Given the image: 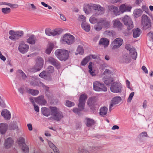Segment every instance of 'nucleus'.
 I'll return each mask as SVG.
<instances>
[{
  "instance_id": "nucleus-1",
  "label": "nucleus",
  "mask_w": 153,
  "mask_h": 153,
  "mask_svg": "<svg viewBox=\"0 0 153 153\" xmlns=\"http://www.w3.org/2000/svg\"><path fill=\"white\" fill-rule=\"evenodd\" d=\"M87 96L85 94H81L79 100V103L78 104V108H74L73 110L75 113L79 114L80 111H82L84 108L85 101L87 99Z\"/></svg>"
},
{
  "instance_id": "nucleus-2",
  "label": "nucleus",
  "mask_w": 153,
  "mask_h": 153,
  "mask_svg": "<svg viewBox=\"0 0 153 153\" xmlns=\"http://www.w3.org/2000/svg\"><path fill=\"white\" fill-rule=\"evenodd\" d=\"M55 54L57 58L61 61H65L69 57L68 51L64 49L56 50L55 51Z\"/></svg>"
},
{
  "instance_id": "nucleus-3",
  "label": "nucleus",
  "mask_w": 153,
  "mask_h": 153,
  "mask_svg": "<svg viewBox=\"0 0 153 153\" xmlns=\"http://www.w3.org/2000/svg\"><path fill=\"white\" fill-rule=\"evenodd\" d=\"M9 34L10 35L9 38L13 41H16L22 38L24 35V32L22 30L14 31L10 30L9 31Z\"/></svg>"
},
{
  "instance_id": "nucleus-4",
  "label": "nucleus",
  "mask_w": 153,
  "mask_h": 153,
  "mask_svg": "<svg viewBox=\"0 0 153 153\" xmlns=\"http://www.w3.org/2000/svg\"><path fill=\"white\" fill-rule=\"evenodd\" d=\"M51 109V115L53 116V119L57 121L60 120L63 117L62 112L59 111L56 107H50Z\"/></svg>"
},
{
  "instance_id": "nucleus-5",
  "label": "nucleus",
  "mask_w": 153,
  "mask_h": 153,
  "mask_svg": "<svg viewBox=\"0 0 153 153\" xmlns=\"http://www.w3.org/2000/svg\"><path fill=\"white\" fill-rule=\"evenodd\" d=\"M151 22L150 18L147 15H143L141 17V25L144 29L146 30L151 27Z\"/></svg>"
},
{
  "instance_id": "nucleus-6",
  "label": "nucleus",
  "mask_w": 153,
  "mask_h": 153,
  "mask_svg": "<svg viewBox=\"0 0 153 153\" xmlns=\"http://www.w3.org/2000/svg\"><path fill=\"white\" fill-rule=\"evenodd\" d=\"M93 89L97 91H107V88L103 83L100 82L96 81L93 83Z\"/></svg>"
},
{
  "instance_id": "nucleus-7",
  "label": "nucleus",
  "mask_w": 153,
  "mask_h": 153,
  "mask_svg": "<svg viewBox=\"0 0 153 153\" xmlns=\"http://www.w3.org/2000/svg\"><path fill=\"white\" fill-rule=\"evenodd\" d=\"M87 104L93 111L96 110L98 108V105L97 102L96 98L95 97L89 98L88 100Z\"/></svg>"
},
{
  "instance_id": "nucleus-8",
  "label": "nucleus",
  "mask_w": 153,
  "mask_h": 153,
  "mask_svg": "<svg viewBox=\"0 0 153 153\" xmlns=\"http://www.w3.org/2000/svg\"><path fill=\"white\" fill-rule=\"evenodd\" d=\"M122 88L120 83L114 82L111 84L110 89L112 92L114 93H121Z\"/></svg>"
},
{
  "instance_id": "nucleus-9",
  "label": "nucleus",
  "mask_w": 153,
  "mask_h": 153,
  "mask_svg": "<svg viewBox=\"0 0 153 153\" xmlns=\"http://www.w3.org/2000/svg\"><path fill=\"white\" fill-rule=\"evenodd\" d=\"M122 20L124 24L127 26L128 30L131 29L134 27L133 22L131 18L128 16H125L123 19Z\"/></svg>"
},
{
  "instance_id": "nucleus-10",
  "label": "nucleus",
  "mask_w": 153,
  "mask_h": 153,
  "mask_svg": "<svg viewBox=\"0 0 153 153\" xmlns=\"http://www.w3.org/2000/svg\"><path fill=\"white\" fill-rule=\"evenodd\" d=\"M18 141L19 145L22 147L23 151L25 153H28L29 151V148L25 144V139L23 137H21L18 139Z\"/></svg>"
},
{
  "instance_id": "nucleus-11",
  "label": "nucleus",
  "mask_w": 153,
  "mask_h": 153,
  "mask_svg": "<svg viewBox=\"0 0 153 153\" xmlns=\"http://www.w3.org/2000/svg\"><path fill=\"white\" fill-rule=\"evenodd\" d=\"M62 31V30L61 29H58L52 30L49 28H47L45 30V33L46 35L48 36H54L60 34Z\"/></svg>"
},
{
  "instance_id": "nucleus-12",
  "label": "nucleus",
  "mask_w": 153,
  "mask_h": 153,
  "mask_svg": "<svg viewBox=\"0 0 153 153\" xmlns=\"http://www.w3.org/2000/svg\"><path fill=\"white\" fill-rule=\"evenodd\" d=\"M125 48L129 51L130 56L134 59H136L137 56V53L135 48L133 47H131L129 44H127L125 45Z\"/></svg>"
},
{
  "instance_id": "nucleus-13",
  "label": "nucleus",
  "mask_w": 153,
  "mask_h": 153,
  "mask_svg": "<svg viewBox=\"0 0 153 153\" xmlns=\"http://www.w3.org/2000/svg\"><path fill=\"white\" fill-rule=\"evenodd\" d=\"M74 37L69 33L65 34L63 38V41L68 45L72 44L74 41Z\"/></svg>"
},
{
  "instance_id": "nucleus-14",
  "label": "nucleus",
  "mask_w": 153,
  "mask_h": 153,
  "mask_svg": "<svg viewBox=\"0 0 153 153\" xmlns=\"http://www.w3.org/2000/svg\"><path fill=\"white\" fill-rule=\"evenodd\" d=\"M29 48V45L25 44L24 42H22L19 44L18 50L21 53L24 54L28 51Z\"/></svg>"
},
{
  "instance_id": "nucleus-15",
  "label": "nucleus",
  "mask_w": 153,
  "mask_h": 153,
  "mask_svg": "<svg viewBox=\"0 0 153 153\" xmlns=\"http://www.w3.org/2000/svg\"><path fill=\"white\" fill-rule=\"evenodd\" d=\"M47 61L49 63L54 66L57 68H60L61 67L60 63L56 59L50 56L48 58Z\"/></svg>"
},
{
  "instance_id": "nucleus-16",
  "label": "nucleus",
  "mask_w": 153,
  "mask_h": 153,
  "mask_svg": "<svg viewBox=\"0 0 153 153\" xmlns=\"http://www.w3.org/2000/svg\"><path fill=\"white\" fill-rule=\"evenodd\" d=\"M122 100L121 98L120 97L117 96L114 97L112 100V103L109 106V110L111 111V108L114 105L119 103Z\"/></svg>"
},
{
  "instance_id": "nucleus-17",
  "label": "nucleus",
  "mask_w": 153,
  "mask_h": 153,
  "mask_svg": "<svg viewBox=\"0 0 153 153\" xmlns=\"http://www.w3.org/2000/svg\"><path fill=\"white\" fill-rule=\"evenodd\" d=\"M36 102L41 105H45L47 103V101L44 99V96L41 95L35 98Z\"/></svg>"
},
{
  "instance_id": "nucleus-18",
  "label": "nucleus",
  "mask_w": 153,
  "mask_h": 153,
  "mask_svg": "<svg viewBox=\"0 0 153 153\" xmlns=\"http://www.w3.org/2000/svg\"><path fill=\"white\" fill-rule=\"evenodd\" d=\"M1 115L6 120H9L11 118L10 112L7 109H4L1 112Z\"/></svg>"
},
{
  "instance_id": "nucleus-19",
  "label": "nucleus",
  "mask_w": 153,
  "mask_h": 153,
  "mask_svg": "<svg viewBox=\"0 0 153 153\" xmlns=\"http://www.w3.org/2000/svg\"><path fill=\"white\" fill-rule=\"evenodd\" d=\"M8 126L6 123H1L0 124V133L1 134H4L7 132Z\"/></svg>"
},
{
  "instance_id": "nucleus-20",
  "label": "nucleus",
  "mask_w": 153,
  "mask_h": 153,
  "mask_svg": "<svg viewBox=\"0 0 153 153\" xmlns=\"http://www.w3.org/2000/svg\"><path fill=\"white\" fill-rule=\"evenodd\" d=\"M109 41V40L105 38H101L99 42V44L100 45H103L104 48H106L108 46Z\"/></svg>"
},
{
  "instance_id": "nucleus-21",
  "label": "nucleus",
  "mask_w": 153,
  "mask_h": 153,
  "mask_svg": "<svg viewBox=\"0 0 153 153\" xmlns=\"http://www.w3.org/2000/svg\"><path fill=\"white\" fill-rule=\"evenodd\" d=\"M35 65L41 69L43 67L44 64V60L40 57H38L36 60Z\"/></svg>"
},
{
  "instance_id": "nucleus-22",
  "label": "nucleus",
  "mask_w": 153,
  "mask_h": 153,
  "mask_svg": "<svg viewBox=\"0 0 153 153\" xmlns=\"http://www.w3.org/2000/svg\"><path fill=\"white\" fill-rule=\"evenodd\" d=\"M92 10H97L100 12H102L104 10V8L102 7L100 5L96 4H91Z\"/></svg>"
},
{
  "instance_id": "nucleus-23",
  "label": "nucleus",
  "mask_w": 153,
  "mask_h": 153,
  "mask_svg": "<svg viewBox=\"0 0 153 153\" xmlns=\"http://www.w3.org/2000/svg\"><path fill=\"white\" fill-rule=\"evenodd\" d=\"M13 140L11 137H9L5 141L4 145L7 148H10L13 143Z\"/></svg>"
},
{
  "instance_id": "nucleus-24",
  "label": "nucleus",
  "mask_w": 153,
  "mask_h": 153,
  "mask_svg": "<svg viewBox=\"0 0 153 153\" xmlns=\"http://www.w3.org/2000/svg\"><path fill=\"white\" fill-rule=\"evenodd\" d=\"M41 112L42 114L46 117L49 116L51 114V110L47 108L43 107L41 108Z\"/></svg>"
},
{
  "instance_id": "nucleus-25",
  "label": "nucleus",
  "mask_w": 153,
  "mask_h": 153,
  "mask_svg": "<svg viewBox=\"0 0 153 153\" xmlns=\"http://www.w3.org/2000/svg\"><path fill=\"white\" fill-rule=\"evenodd\" d=\"M91 4H84L83 6V10L86 14H88L92 11Z\"/></svg>"
},
{
  "instance_id": "nucleus-26",
  "label": "nucleus",
  "mask_w": 153,
  "mask_h": 153,
  "mask_svg": "<svg viewBox=\"0 0 153 153\" xmlns=\"http://www.w3.org/2000/svg\"><path fill=\"white\" fill-rule=\"evenodd\" d=\"M102 28L107 29L110 27V22L105 19H101L99 20Z\"/></svg>"
},
{
  "instance_id": "nucleus-27",
  "label": "nucleus",
  "mask_w": 153,
  "mask_h": 153,
  "mask_svg": "<svg viewBox=\"0 0 153 153\" xmlns=\"http://www.w3.org/2000/svg\"><path fill=\"white\" fill-rule=\"evenodd\" d=\"M131 8V7L126 5L124 4H122L120 7V10L122 13L126 11H130Z\"/></svg>"
},
{
  "instance_id": "nucleus-28",
  "label": "nucleus",
  "mask_w": 153,
  "mask_h": 153,
  "mask_svg": "<svg viewBox=\"0 0 153 153\" xmlns=\"http://www.w3.org/2000/svg\"><path fill=\"white\" fill-rule=\"evenodd\" d=\"M36 37L34 35H31L27 39V42L31 45H34L36 43Z\"/></svg>"
},
{
  "instance_id": "nucleus-29",
  "label": "nucleus",
  "mask_w": 153,
  "mask_h": 153,
  "mask_svg": "<svg viewBox=\"0 0 153 153\" xmlns=\"http://www.w3.org/2000/svg\"><path fill=\"white\" fill-rule=\"evenodd\" d=\"M108 9L111 12H113L114 14L117 15L118 13V8L117 7L113 5L108 6Z\"/></svg>"
},
{
  "instance_id": "nucleus-30",
  "label": "nucleus",
  "mask_w": 153,
  "mask_h": 153,
  "mask_svg": "<svg viewBox=\"0 0 153 153\" xmlns=\"http://www.w3.org/2000/svg\"><path fill=\"white\" fill-rule=\"evenodd\" d=\"M132 31L134 38H136L139 36L141 33V30L138 28H137L136 29H133Z\"/></svg>"
},
{
  "instance_id": "nucleus-31",
  "label": "nucleus",
  "mask_w": 153,
  "mask_h": 153,
  "mask_svg": "<svg viewBox=\"0 0 153 153\" xmlns=\"http://www.w3.org/2000/svg\"><path fill=\"white\" fill-rule=\"evenodd\" d=\"M37 77L35 76L34 77H32L31 79V81L30 82V84L31 85L33 86H39V83L38 80H37Z\"/></svg>"
},
{
  "instance_id": "nucleus-32",
  "label": "nucleus",
  "mask_w": 153,
  "mask_h": 153,
  "mask_svg": "<svg viewBox=\"0 0 153 153\" xmlns=\"http://www.w3.org/2000/svg\"><path fill=\"white\" fill-rule=\"evenodd\" d=\"M41 69L35 65L33 66L28 68V70L29 72L34 73L39 71Z\"/></svg>"
},
{
  "instance_id": "nucleus-33",
  "label": "nucleus",
  "mask_w": 153,
  "mask_h": 153,
  "mask_svg": "<svg viewBox=\"0 0 153 153\" xmlns=\"http://www.w3.org/2000/svg\"><path fill=\"white\" fill-rule=\"evenodd\" d=\"M123 39L120 38H117L115 39L114 41L112 42L111 45H113V44L116 45H121L123 44Z\"/></svg>"
},
{
  "instance_id": "nucleus-34",
  "label": "nucleus",
  "mask_w": 153,
  "mask_h": 153,
  "mask_svg": "<svg viewBox=\"0 0 153 153\" xmlns=\"http://www.w3.org/2000/svg\"><path fill=\"white\" fill-rule=\"evenodd\" d=\"M107 111L108 108L105 106H104L100 108L99 114L102 116L103 117L107 114Z\"/></svg>"
},
{
  "instance_id": "nucleus-35",
  "label": "nucleus",
  "mask_w": 153,
  "mask_h": 153,
  "mask_svg": "<svg viewBox=\"0 0 153 153\" xmlns=\"http://www.w3.org/2000/svg\"><path fill=\"white\" fill-rule=\"evenodd\" d=\"M82 28L86 32H89L90 29V26L89 24L86 23H82L81 25Z\"/></svg>"
},
{
  "instance_id": "nucleus-36",
  "label": "nucleus",
  "mask_w": 153,
  "mask_h": 153,
  "mask_svg": "<svg viewBox=\"0 0 153 153\" xmlns=\"http://www.w3.org/2000/svg\"><path fill=\"white\" fill-rule=\"evenodd\" d=\"M142 13L143 11L141 9H137L134 10V14L135 17L138 18L142 15Z\"/></svg>"
},
{
  "instance_id": "nucleus-37",
  "label": "nucleus",
  "mask_w": 153,
  "mask_h": 153,
  "mask_svg": "<svg viewBox=\"0 0 153 153\" xmlns=\"http://www.w3.org/2000/svg\"><path fill=\"white\" fill-rule=\"evenodd\" d=\"M102 25L99 20L97 22V24L95 25L94 27V29L97 31H99L102 30Z\"/></svg>"
},
{
  "instance_id": "nucleus-38",
  "label": "nucleus",
  "mask_w": 153,
  "mask_h": 153,
  "mask_svg": "<svg viewBox=\"0 0 153 153\" xmlns=\"http://www.w3.org/2000/svg\"><path fill=\"white\" fill-rule=\"evenodd\" d=\"M91 59L90 56H88L84 58L81 63L82 66H85Z\"/></svg>"
},
{
  "instance_id": "nucleus-39",
  "label": "nucleus",
  "mask_w": 153,
  "mask_h": 153,
  "mask_svg": "<svg viewBox=\"0 0 153 153\" xmlns=\"http://www.w3.org/2000/svg\"><path fill=\"white\" fill-rule=\"evenodd\" d=\"M28 92L33 96H36L38 95L39 93L38 90L31 89H29L28 91Z\"/></svg>"
},
{
  "instance_id": "nucleus-40",
  "label": "nucleus",
  "mask_w": 153,
  "mask_h": 153,
  "mask_svg": "<svg viewBox=\"0 0 153 153\" xmlns=\"http://www.w3.org/2000/svg\"><path fill=\"white\" fill-rule=\"evenodd\" d=\"M87 126L89 127L92 125H93L94 123V121L93 119L89 118H86Z\"/></svg>"
},
{
  "instance_id": "nucleus-41",
  "label": "nucleus",
  "mask_w": 153,
  "mask_h": 153,
  "mask_svg": "<svg viewBox=\"0 0 153 153\" xmlns=\"http://www.w3.org/2000/svg\"><path fill=\"white\" fill-rule=\"evenodd\" d=\"M53 48V45L52 43H50L49 46L46 50L45 53L48 54H49L51 53V51Z\"/></svg>"
},
{
  "instance_id": "nucleus-42",
  "label": "nucleus",
  "mask_w": 153,
  "mask_h": 153,
  "mask_svg": "<svg viewBox=\"0 0 153 153\" xmlns=\"http://www.w3.org/2000/svg\"><path fill=\"white\" fill-rule=\"evenodd\" d=\"M114 80L112 78L110 77L107 79L105 80L104 81L105 84L107 85L110 86V84L113 82Z\"/></svg>"
},
{
  "instance_id": "nucleus-43",
  "label": "nucleus",
  "mask_w": 153,
  "mask_h": 153,
  "mask_svg": "<svg viewBox=\"0 0 153 153\" xmlns=\"http://www.w3.org/2000/svg\"><path fill=\"white\" fill-rule=\"evenodd\" d=\"M122 60L123 62L126 63H129L131 62V60L129 57L126 56H123Z\"/></svg>"
},
{
  "instance_id": "nucleus-44",
  "label": "nucleus",
  "mask_w": 153,
  "mask_h": 153,
  "mask_svg": "<svg viewBox=\"0 0 153 153\" xmlns=\"http://www.w3.org/2000/svg\"><path fill=\"white\" fill-rule=\"evenodd\" d=\"M8 128L10 130H14L17 128L18 126L15 123H12L9 125Z\"/></svg>"
},
{
  "instance_id": "nucleus-45",
  "label": "nucleus",
  "mask_w": 153,
  "mask_h": 153,
  "mask_svg": "<svg viewBox=\"0 0 153 153\" xmlns=\"http://www.w3.org/2000/svg\"><path fill=\"white\" fill-rule=\"evenodd\" d=\"M114 26L119 28H120L122 26L121 23L119 20H115L114 23Z\"/></svg>"
},
{
  "instance_id": "nucleus-46",
  "label": "nucleus",
  "mask_w": 153,
  "mask_h": 153,
  "mask_svg": "<svg viewBox=\"0 0 153 153\" xmlns=\"http://www.w3.org/2000/svg\"><path fill=\"white\" fill-rule=\"evenodd\" d=\"M1 11L4 14H7L10 12L11 10L8 7L3 8L1 9Z\"/></svg>"
},
{
  "instance_id": "nucleus-47",
  "label": "nucleus",
  "mask_w": 153,
  "mask_h": 153,
  "mask_svg": "<svg viewBox=\"0 0 153 153\" xmlns=\"http://www.w3.org/2000/svg\"><path fill=\"white\" fill-rule=\"evenodd\" d=\"M54 71V67L52 66H49L47 68V72L49 74L53 73Z\"/></svg>"
},
{
  "instance_id": "nucleus-48",
  "label": "nucleus",
  "mask_w": 153,
  "mask_h": 153,
  "mask_svg": "<svg viewBox=\"0 0 153 153\" xmlns=\"http://www.w3.org/2000/svg\"><path fill=\"white\" fill-rule=\"evenodd\" d=\"M77 51L79 54L82 55L84 53L83 47L79 46L77 48Z\"/></svg>"
},
{
  "instance_id": "nucleus-49",
  "label": "nucleus",
  "mask_w": 153,
  "mask_h": 153,
  "mask_svg": "<svg viewBox=\"0 0 153 153\" xmlns=\"http://www.w3.org/2000/svg\"><path fill=\"white\" fill-rule=\"evenodd\" d=\"M74 103L69 100H67L66 102L65 105L68 107H71L74 105Z\"/></svg>"
},
{
  "instance_id": "nucleus-50",
  "label": "nucleus",
  "mask_w": 153,
  "mask_h": 153,
  "mask_svg": "<svg viewBox=\"0 0 153 153\" xmlns=\"http://www.w3.org/2000/svg\"><path fill=\"white\" fill-rule=\"evenodd\" d=\"M18 71L19 73L21 75L23 79H25L26 78L27 76L26 75L22 70H19Z\"/></svg>"
},
{
  "instance_id": "nucleus-51",
  "label": "nucleus",
  "mask_w": 153,
  "mask_h": 153,
  "mask_svg": "<svg viewBox=\"0 0 153 153\" xmlns=\"http://www.w3.org/2000/svg\"><path fill=\"white\" fill-rule=\"evenodd\" d=\"M134 94V92H132L130 93L127 100L128 102H131Z\"/></svg>"
},
{
  "instance_id": "nucleus-52",
  "label": "nucleus",
  "mask_w": 153,
  "mask_h": 153,
  "mask_svg": "<svg viewBox=\"0 0 153 153\" xmlns=\"http://www.w3.org/2000/svg\"><path fill=\"white\" fill-rule=\"evenodd\" d=\"M89 21L92 24H94L97 22V19L95 17H90L89 19Z\"/></svg>"
},
{
  "instance_id": "nucleus-53",
  "label": "nucleus",
  "mask_w": 153,
  "mask_h": 153,
  "mask_svg": "<svg viewBox=\"0 0 153 153\" xmlns=\"http://www.w3.org/2000/svg\"><path fill=\"white\" fill-rule=\"evenodd\" d=\"M46 73L45 71H43L42 72H41L39 74V76L42 78H44L46 77Z\"/></svg>"
},
{
  "instance_id": "nucleus-54",
  "label": "nucleus",
  "mask_w": 153,
  "mask_h": 153,
  "mask_svg": "<svg viewBox=\"0 0 153 153\" xmlns=\"http://www.w3.org/2000/svg\"><path fill=\"white\" fill-rule=\"evenodd\" d=\"M39 83L40 85L42 86L45 89V90L47 91H48V90L49 88L48 87L45 86L42 82H39Z\"/></svg>"
},
{
  "instance_id": "nucleus-55",
  "label": "nucleus",
  "mask_w": 153,
  "mask_h": 153,
  "mask_svg": "<svg viewBox=\"0 0 153 153\" xmlns=\"http://www.w3.org/2000/svg\"><path fill=\"white\" fill-rule=\"evenodd\" d=\"M142 9L144 11L147 13L149 11V9L148 7L145 5H143L142 7Z\"/></svg>"
},
{
  "instance_id": "nucleus-56",
  "label": "nucleus",
  "mask_w": 153,
  "mask_h": 153,
  "mask_svg": "<svg viewBox=\"0 0 153 153\" xmlns=\"http://www.w3.org/2000/svg\"><path fill=\"white\" fill-rule=\"evenodd\" d=\"M48 142L50 147L52 149L55 146V145L53 143H52L51 141H48Z\"/></svg>"
},
{
  "instance_id": "nucleus-57",
  "label": "nucleus",
  "mask_w": 153,
  "mask_h": 153,
  "mask_svg": "<svg viewBox=\"0 0 153 153\" xmlns=\"http://www.w3.org/2000/svg\"><path fill=\"white\" fill-rule=\"evenodd\" d=\"M120 46L121 45H120L119 44L117 45L113 44L112 47V49L113 50L117 49L119 48Z\"/></svg>"
},
{
  "instance_id": "nucleus-58",
  "label": "nucleus",
  "mask_w": 153,
  "mask_h": 153,
  "mask_svg": "<svg viewBox=\"0 0 153 153\" xmlns=\"http://www.w3.org/2000/svg\"><path fill=\"white\" fill-rule=\"evenodd\" d=\"M79 18L82 20L83 22L82 23H85V17L84 16L81 15L79 16Z\"/></svg>"
},
{
  "instance_id": "nucleus-59",
  "label": "nucleus",
  "mask_w": 153,
  "mask_h": 153,
  "mask_svg": "<svg viewBox=\"0 0 153 153\" xmlns=\"http://www.w3.org/2000/svg\"><path fill=\"white\" fill-rule=\"evenodd\" d=\"M33 105L35 111L37 112H39V108L38 106L36 104Z\"/></svg>"
},
{
  "instance_id": "nucleus-60",
  "label": "nucleus",
  "mask_w": 153,
  "mask_h": 153,
  "mask_svg": "<svg viewBox=\"0 0 153 153\" xmlns=\"http://www.w3.org/2000/svg\"><path fill=\"white\" fill-rule=\"evenodd\" d=\"M140 135L142 137H148V135L146 131H143L140 134Z\"/></svg>"
},
{
  "instance_id": "nucleus-61",
  "label": "nucleus",
  "mask_w": 153,
  "mask_h": 153,
  "mask_svg": "<svg viewBox=\"0 0 153 153\" xmlns=\"http://www.w3.org/2000/svg\"><path fill=\"white\" fill-rule=\"evenodd\" d=\"M35 98L32 97H30L29 98V100L33 104V105L36 104L35 102H34L35 101Z\"/></svg>"
},
{
  "instance_id": "nucleus-62",
  "label": "nucleus",
  "mask_w": 153,
  "mask_h": 153,
  "mask_svg": "<svg viewBox=\"0 0 153 153\" xmlns=\"http://www.w3.org/2000/svg\"><path fill=\"white\" fill-rule=\"evenodd\" d=\"M147 35L150 38V39L153 40V32H151L147 34Z\"/></svg>"
},
{
  "instance_id": "nucleus-63",
  "label": "nucleus",
  "mask_w": 153,
  "mask_h": 153,
  "mask_svg": "<svg viewBox=\"0 0 153 153\" xmlns=\"http://www.w3.org/2000/svg\"><path fill=\"white\" fill-rule=\"evenodd\" d=\"M24 89L23 88L20 87L18 89V91L22 94L23 95Z\"/></svg>"
},
{
  "instance_id": "nucleus-64",
  "label": "nucleus",
  "mask_w": 153,
  "mask_h": 153,
  "mask_svg": "<svg viewBox=\"0 0 153 153\" xmlns=\"http://www.w3.org/2000/svg\"><path fill=\"white\" fill-rule=\"evenodd\" d=\"M52 149L55 153H60L59 149L56 146L53 148Z\"/></svg>"
}]
</instances>
